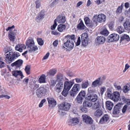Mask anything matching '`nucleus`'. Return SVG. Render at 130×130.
Segmentation results:
<instances>
[{
	"label": "nucleus",
	"mask_w": 130,
	"mask_h": 130,
	"mask_svg": "<svg viewBox=\"0 0 130 130\" xmlns=\"http://www.w3.org/2000/svg\"><path fill=\"white\" fill-rule=\"evenodd\" d=\"M45 15L44 11V10H41L38 14L36 18V21L37 22H40L44 18V16Z\"/></svg>",
	"instance_id": "nucleus-13"
},
{
	"label": "nucleus",
	"mask_w": 130,
	"mask_h": 130,
	"mask_svg": "<svg viewBox=\"0 0 130 130\" xmlns=\"http://www.w3.org/2000/svg\"><path fill=\"white\" fill-rule=\"evenodd\" d=\"M89 84L88 81L85 82L83 83L82 84V87L83 88H86L89 85Z\"/></svg>",
	"instance_id": "nucleus-51"
},
{
	"label": "nucleus",
	"mask_w": 130,
	"mask_h": 130,
	"mask_svg": "<svg viewBox=\"0 0 130 130\" xmlns=\"http://www.w3.org/2000/svg\"><path fill=\"white\" fill-rule=\"evenodd\" d=\"M129 40L130 38L129 36L126 35L124 34L121 37L120 41H121L124 40L129 41Z\"/></svg>",
	"instance_id": "nucleus-43"
},
{
	"label": "nucleus",
	"mask_w": 130,
	"mask_h": 130,
	"mask_svg": "<svg viewBox=\"0 0 130 130\" xmlns=\"http://www.w3.org/2000/svg\"><path fill=\"white\" fill-rule=\"evenodd\" d=\"M86 100L92 102H95L98 99V96L96 94L92 92H88L85 96Z\"/></svg>",
	"instance_id": "nucleus-5"
},
{
	"label": "nucleus",
	"mask_w": 130,
	"mask_h": 130,
	"mask_svg": "<svg viewBox=\"0 0 130 130\" xmlns=\"http://www.w3.org/2000/svg\"><path fill=\"white\" fill-rule=\"evenodd\" d=\"M4 98H5V99H9L10 98V97L8 95L5 94H2L0 95V99Z\"/></svg>",
	"instance_id": "nucleus-56"
},
{
	"label": "nucleus",
	"mask_w": 130,
	"mask_h": 130,
	"mask_svg": "<svg viewBox=\"0 0 130 130\" xmlns=\"http://www.w3.org/2000/svg\"><path fill=\"white\" fill-rule=\"evenodd\" d=\"M119 38V35L113 33L110 34L107 38V41L110 42L113 41H118Z\"/></svg>",
	"instance_id": "nucleus-8"
},
{
	"label": "nucleus",
	"mask_w": 130,
	"mask_h": 130,
	"mask_svg": "<svg viewBox=\"0 0 130 130\" xmlns=\"http://www.w3.org/2000/svg\"><path fill=\"white\" fill-rule=\"evenodd\" d=\"M74 84L73 82L70 81H65L64 83V88L69 90Z\"/></svg>",
	"instance_id": "nucleus-18"
},
{
	"label": "nucleus",
	"mask_w": 130,
	"mask_h": 130,
	"mask_svg": "<svg viewBox=\"0 0 130 130\" xmlns=\"http://www.w3.org/2000/svg\"><path fill=\"white\" fill-rule=\"evenodd\" d=\"M55 20L59 23H63L66 22V19L64 14H61L57 17L56 19Z\"/></svg>",
	"instance_id": "nucleus-10"
},
{
	"label": "nucleus",
	"mask_w": 130,
	"mask_h": 130,
	"mask_svg": "<svg viewBox=\"0 0 130 130\" xmlns=\"http://www.w3.org/2000/svg\"><path fill=\"white\" fill-rule=\"evenodd\" d=\"M23 61L22 60L19 59L11 64L12 67L15 66L17 68L20 67L22 65Z\"/></svg>",
	"instance_id": "nucleus-20"
},
{
	"label": "nucleus",
	"mask_w": 130,
	"mask_h": 130,
	"mask_svg": "<svg viewBox=\"0 0 130 130\" xmlns=\"http://www.w3.org/2000/svg\"><path fill=\"white\" fill-rule=\"evenodd\" d=\"M125 29L127 32L130 31V22L128 19L126 20L123 24Z\"/></svg>",
	"instance_id": "nucleus-23"
},
{
	"label": "nucleus",
	"mask_w": 130,
	"mask_h": 130,
	"mask_svg": "<svg viewBox=\"0 0 130 130\" xmlns=\"http://www.w3.org/2000/svg\"><path fill=\"white\" fill-rule=\"evenodd\" d=\"M46 76L44 74L42 75L40 77L39 79V83H45Z\"/></svg>",
	"instance_id": "nucleus-42"
},
{
	"label": "nucleus",
	"mask_w": 130,
	"mask_h": 130,
	"mask_svg": "<svg viewBox=\"0 0 130 130\" xmlns=\"http://www.w3.org/2000/svg\"><path fill=\"white\" fill-rule=\"evenodd\" d=\"M56 81L58 83H63L64 80V78L63 74L59 73L56 76Z\"/></svg>",
	"instance_id": "nucleus-19"
},
{
	"label": "nucleus",
	"mask_w": 130,
	"mask_h": 130,
	"mask_svg": "<svg viewBox=\"0 0 130 130\" xmlns=\"http://www.w3.org/2000/svg\"><path fill=\"white\" fill-rule=\"evenodd\" d=\"M81 42L80 38V37H78L77 42L76 43V45L77 46H78L80 44Z\"/></svg>",
	"instance_id": "nucleus-60"
},
{
	"label": "nucleus",
	"mask_w": 130,
	"mask_h": 130,
	"mask_svg": "<svg viewBox=\"0 0 130 130\" xmlns=\"http://www.w3.org/2000/svg\"><path fill=\"white\" fill-rule=\"evenodd\" d=\"M123 92L126 93L130 90V84H127L123 88Z\"/></svg>",
	"instance_id": "nucleus-41"
},
{
	"label": "nucleus",
	"mask_w": 130,
	"mask_h": 130,
	"mask_svg": "<svg viewBox=\"0 0 130 130\" xmlns=\"http://www.w3.org/2000/svg\"><path fill=\"white\" fill-rule=\"evenodd\" d=\"M66 26L63 24H59L57 27L58 30L60 32H62L65 30Z\"/></svg>",
	"instance_id": "nucleus-33"
},
{
	"label": "nucleus",
	"mask_w": 130,
	"mask_h": 130,
	"mask_svg": "<svg viewBox=\"0 0 130 130\" xmlns=\"http://www.w3.org/2000/svg\"><path fill=\"white\" fill-rule=\"evenodd\" d=\"M76 82L77 83L81 82L83 81V79L82 78H76L75 79Z\"/></svg>",
	"instance_id": "nucleus-63"
},
{
	"label": "nucleus",
	"mask_w": 130,
	"mask_h": 130,
	"mask_svg": "<svg viewBox=\"0 0 130 130\" xmlns=\"http://www.w3.org/2000/svg\"><path fill=\"white\" fill-rule=\"evenodd\" d=\"M50 55V53L49 52L47 53L45 55L43 58L42 59L43 60H45L47 59L49 56Z\"/></svg>",
	"instance_id": "nucleus-64"
},
{
	"label": "nucleus",
	"mask_w": 130,
	"mask_h": 130,
	"mask_svg": "<svg viewBox=\"0 0 130 130\" xmlns=\"http://www.w3.org/2000/svg\"><path fill=\"white\" fill-rule=\"evenodd\" d=\"M12 74L13 75L16 77H17L18 75H20L21 76V78L22 79L24 77L22 72L21 71H13L12 72Z\"/></svg>",
	"instance_id": "nucleus-27"
},
{
	"label": "nucleus",
	"mask_w": 130,
	"mask_h": 130,
	"mask_svg": "<svg viewBox=\"0 0 130 130\" xmlns=\"http://www.w3.org/2000/svg\"><path fill=\"white\" fill-rule=\"evenodd\" d=\"M106 108L109 110L112 109L113 106V103L109 101L106 102Z\"/></svg>",
	"instance_id": "nucleus-34"
},
{
	"label": "nucleus",
	"mask_w": 130,
	"mask_h": 130,
	"mask_svg": "<svg viewBox=\"0 0 130 130\" xmlns=\"http://www.w3.org/2000/svg\"><path fill=\"white\" fill-rule=\"evenodd\" d=\"M117 32L120 34H121L124 32V29L122 26H118L116 29Z\"/></svg>",
	"instance_id": "nucleus-44"
},
{
	"label": "nucleus",
	"mask_w": 130,
	"mask_h": 130,
	"mask_svg": "<svg viewBox=\"0 0 130 130\" xmlns=\"http://www.w3.org/2000/svg\"><path fill=\"white\" fill-rule=\"evenodd\" d=\"M84 122L87 124H91L92 123L93 120L89 116L86 115H83L82 116Z\"/></svg>",
	"instance_id": "nucleus-12"
},
{
	"label": "nucleus",
	"mask_w": 130,
	"mask_h": 130,
	"mask_svg": "<svg viewBox=\"0 0 130 130\" xmlns=\"http://www.w3.org/2000/svg\"><path fill=\"white\" fill-rule=\"evenodd\" d=\"M65 38L67 40L64 43V45L67 48L72 50L74 47V43L73 41L75 39V35H68L65 37Z\"/></svg>",
	"instance_id": "nucleus-2"
},
{
	"label": "nucleus",
	"mask_w": 130,
	"mask_h": 130,
	"mask_svg": "<svg viewBox=\"0 0 130 130\" xmlns=\"http://www.w3.org/2000/svg\"><path fill=\"white\" fill-rule=\"evenodd\" d=\"M78 93L71 89L69 92V94L70 96L74 98Z\"/></svg>",
	"instance_id": "nucleus-46"
},
{
	"label": "nucleus",
	"mask_w": 130,
	"mask_h": 130,
	"mask_svg": "<svg viewBox=\"0 0 130 130\" xmlns=\"http://www.w3.org/2000/svg\"><path fill=\"white\" fill-rule=\"evenodd\" d=\"M95 16L96 17H95V19H96L97 22L101 23L104 22L105 20L106 17L103 14H100L98 16H97L96 15H95L94 16Z\"/></svg>",
	"instance_id": "nucleus-14"
},
{
	"label": "nucleus",
	"mask_w": 130,
	"mask_h": 130,
	"mask_svg": "<svg viewBox=\"0 0 130 130\" xmlns=\"http://www.w3.org/2000/svg\"><path fill=\"white\" fill-rule=\"evenodd\" d=\"M127 106L126 105H125L124 107H123L122 111L123 113H124L126 111V110L127 108Z\"/></svg>",
	"instance_id": "nucleus-61"
},
{
	"label": "nucleus",
	"mask_w": 130,
	"mask_h": 130,
	"mask_svg": "<svg viewBox=\"0 0 130 130\" xmlns=\"http://www.w3.org/2000/svg\"><path fill=\"white\" fill-rule=\"evenodd\" d=\"M54 35H60V34L58 32L55 31H53L51 32Z\"/></svg>",
	"instance_id": "nucleus-62"
},
{
	"label": "nucleus",
	"mask_w": 130,
	"mask_h": 130,
	"mask_svg": "<svg viewBox=\"0 0 130 130\" xmlns=\"http://www.w3.org/2000/svg\"><path fill=\"white\" fill-rule=\"evenodd\" d=\"M69 90L64 88L63 90L61 92L62 95L64 96H66L68 94V92Z\"/></svg>",
	"instance_id": "nucleus-47"
},
{
	"label": "nucleus",
	"mask_w": 130,
	"mask_h": 130,
	"mask_svg": "<svg viewBox=\"0 0 130 130\" xmlns=\"http://www.w3.org/2000/svg\"><path fill=\"white\" fill-rule=\"evenodd\" d=\"M46 102V100L45 99H42L39 105V107H42L43 105V104Z\"/></svg>",
	"instance_id": "nucleus-59"
},
{
	"label": "nucleus",
	"mask_w": 130,
	"mask_h": 130,
	"mask_svg": "<svg viewBox=\"0 0 130 130\" xmlns=\"http://www.w3.org/2000/svg\"><path fill=\"white\" fill-rule=\"evenodd\" d=\"M94 102L92 105V109H93L96 110L101 108V104L99 101Z\"/></svg>",
	"instance_id": "nucleus-26"
},
{
	"label": "nucleus",
	"mask_w": 130,
	"mask_h": 130,
	"mask_svg": "<svg viewBox=\"0 0 130 130\" xmlns=\"http://www.w3.org/2000/svg\"><path fill=\"white\" fill-rule=\"evenodd\" d=\"M27 48H29V47L31 46H33L35 44L34 40L30 37L29 38L26 42Z\"/></svg>",
	"instance_id": "nucleus-21"
},
{
	"label": "nucleus",
	"mask_w": 130,
	"mask_h": 130,
	"mask_svg": "<svg viewBox=\"0 0 130 130\" xmlns=\"http://www.w3.org/2000/svg\"><path fill=\"white\" fill-rule=\"evenodd\" d=\"M47 100L48 103V105L50 107H53L56 105V102L53 98L48 97L47 98Z\"/></svg>",
	"instance_id": "nucleus-16"
},
{
	"label": "nucleus",
	"mask_w": 130,
	"mask_h": 130,
	"mask_svg": "<svg viewBox=\"0 0 130 130\" xmlns=\"http://www.w3.org/2000/svg\"><path fill=\"white\" fill-rule=\"evenodd\" d=\"M105 38L102 36H99L97 37L96 41L99 44H102L104 43L105 41Z\"/></svg>",
	"instance_id": "nucleus-25"
},
{
	"label": "nucleus",
	"mask_w": 130,
	"mask_h": 130,
	"mask_svg": "<svg viewBox=\"0 0 130 130\" xmlns=\"http://www.w3.org/2000/svg\"><path fill=\"white\" fill-rule=\"evenodd\" d=\"M26 48V46L23 44H18L15 47V50L21 52H22L23 49Z\"/></svg>",
	"instance_id": "nucleus-24"
},
{
	"label": "nucleus",
	"mask_w": 130,
	"mask_h": 130,
	"mask_svg": "<svg viewBox=\"0 0 130 130\" xmlns=\"http://www.w3.org/2000/svg\"><path fill=\"white\" fill-rule=\"evenodd\" d=\"M107 96L114 101H117L119 99L120 95L118 92L116 91L114 92L112 94H111L109 92H108Z\"/></svg>",
	"instance_id": "nucleus-4"
},
{
	"label": "nucleus",
	"mask_w": 130,
	"mask_h": 130,
	"mask_svg": "<svg viewBox=\"0 0 130 130\" xmlns=\"http://www.w3.org/2000/svg\"><path fill=\"white\" fill-rule=\"evenodd\" d=\"M20 56V54L17 52H10L6 54L5 61L7 63H10Z\"/></svg>",
	"instance_id": "nucleus-1"
},
{
	"label": "nucleus",
	"mask_w": 130,
	"mask_h": 130,
	"mask_svg": "<svg viewBox=\"0 0 130 130\" xmlns=\"http://www.w3.org/2000/svg\"><path fill=\"white\" fill-rule=\"evenodd\" d=\"M28 49L29 52H32L37 51L38 49V48L37 46L35 45L34 44L33 46H30L29 47V48Z\"/></svg>",
	"instance_id": "nucleus-37"
},
{
	"label": "nucleus",
	"mask_w": 130,
	"mask_h": 130,
	"mask_svg": "<svg viewBox=\"0 0 130 130\" xmlns=\"http://www.w3.org/2000/svg\"><path fill=\"white\" fill-rule=\"evenodd\" d=\"M101 78V77H100L93 81L92 84V86L94 87H95L101 85L102 84L101 82L100 81Z\"/></svg>",
	"instance_id": "nucleus-29"
},
{
	"label": "nucleus",
	"mask_w": 130,
	"mask_h": 130,
	"mask_svg": "<svg viewBox=\"0 0 130 130\" xmlns=\"http://www.w3.org/2000/svg\"><path fill=\"white\" fill-rule=\"evenodd\" d=\"M100 34L105 36H107L109 32L105 26H103L101 29V30L100 32Z\"/></svg>",
	"instance_id": "nucleus-30"
},
{
	"label": "nucleus",
	"mask_w": 130,
	"mask_h": 130,
	"mask_svg": "<svg viewBox=\"0 0 130 130\" xmlns=\"http://www.w3.org/2000/svg\"><path fill=\"white\" fill-rule=\"evenodd\" d=\"M15 33H14L12 31H10L8 34V37L10 40V41H14L15 39Z\"/></svg>",
	"instance_id": "nucleus-35"
},
{
	"label": "nucleus",
	"mask_w": 130,
	"mask_h": 130,
	"mask_svg": "<svg viewBox=\"0 0 130 130\" xmlns=\"http://www.w3.org/2000/svg\"><path fill=\"white\" fill-rule=\"evenodd\" d=\"M86 94V92L84 91H81L78 94L75 100L77 103L81 104Z\"/></svg>",
	"instance_id": "nucleus-6"
},
{
	"label": "nucleus",
	"mask_w": 130,
	"mask_h": 130,
	"mask_svg": "<svg viewBox=\"0 0 130 130\" xmlns=\"http://www.w3.org/2000/svg\"><path fill=\"white\" fill-rule=\"evenodd\" d=\"M69 123V125H74L78 124L79 123V120L77 118H73L72 119H71Z\"/></svg>",
	"instance_id": "nucleus-28"
},
{
	"label": "nucleus",
	"mask_w": 130,
	"mask_h": 130,
	"mask_svg": "<svg viewBox=\"0 0 130 130\" xmlns=\"http://www.w3.org/2000/svg\"><path fill=\"white\" fill-rule=\"evenodd\" d=\"M96 16H94L93 19L89 23L88 26L90 27H95L98 25V22H97L96 19H95V17Z\"/></svg>",
	"instance_id": "nucleus-22"
},
{
	"label": "nucleus",
	"mask_w": 130,
	"mask_h": 130,
	"mask_svg": "<svg viewBox=\"0 0 130 130\" xmlns=\"http://www.w3.org/2000/svg\"><path fill=\"white\" fill-rule=\"evenodd\" d=\"M124 6L123 4L122 3L121 6H119L116 10V13L117 14L121 13L122 8Z\"/></svg>",
	"instance_id": "nucleus-45"
},
{
	"label": "nucleus",
	"mask_w": 130,
	"mask_h": 130,
	"mask_svg": "<svg viewBox=\"0 0 130 130\" xmlns=\"http://www.w3.org/2000/svg\"><path fill=\"white\" fill-rule=\"evenodd\" d=\"M57 25V22L55 20H54V24L52 26H51V29L53 30H54Z\"/></svg>",
	"instance_id": "nucleus-57"
},
{
	"label": "nucleus",
	"mask_w": 130,
	"mask_h": 130,
	"mask_svg": "<svg viewBox=\"0 0 130 130\" xmlns=\"http://www.w3.org/2000/svg\"><path fill=\"white\" fill-rule=\"evenodd\" d=\"M86 26L82 20L80 21V23L78 24L77 26V28L79 30H84Z\"/></svg>",
	"instance_id": "nucleus-31"
},
{
	"label": "nucleus",
	"mask_w": 130,
	"mask_h": 130,
	"mask_svg": "<svg viewBox=\"0 0 130 130\" xmlns=\"http://www.w3.org/2000/svg\"><path fill=\"white\" fill-rule=\"evenodd\" d=\"M47 92V90L44 86L42 85L36 90V94L38 97L41 98L45 95Z\"/></svg>",
	"instance_id": "nucleus-3"
},
{
	"label": "nucleus",
	"mask_w": 130,
	"mask_h": 130,
	"mask_svg": "<svg viewBox=\"0 0 130 130\" xmlns=\"http://www.w3.org/2000/svg\"><path fill=\"white\" fill-rule=\"evenodd\" d=\"M103 112L102 110L98 109L95 112L94 116L97 117H99L102 115Z\"/></svg>",
	"instance_id": "nucleus-36"
},
{
	"label": "nucleus",
	"mask_w": 130,
	"mask_h": 130,
	"mask_svg": "<svg viewBox=\"0 0 130 130\" xmlns=\"http://www.w3.org/2000/svg\"><path fill=\"white\" fill-rule=\"evenodd\" d=\"M83 105L84 106L91 107L92 105V103L91 101L85 100L84 101Z\"/></svg>",
	"instance_id": "nucleus-39"
},
{
	"label": "nucleus",
	"mask_w": 130,
	"mask_h": 130,
	"mask_svg": "<svg viewBox=\"0 0 130 130\" xmlns=\"http://www.w3.org/2000/svg\"><path fill=\"white\" fill-rule=\"evenodd\" d=\"M82 43V45L85 46L88 44V35L86 33H83L81 35Z\"/></svg>",
	"instance_id": "nucleus-9"
},
{
	"label": "nucleus",
	"mask_w": 130,
	"mask_h": 130,
	"mask_svg": "<svg viewBox=\"0 0 130 130\" xmlns=\"http://www.w3.org/2000/svg\"><path fill=\"white\" fill-rule=\"evenodd\" d=\"M39 84H37L33 82L30 84V87L33 90H35L39 88Z\"/></svg>",
	"instance_id": "nucleus-38"
},
{
	"label": "nucleus",
	"mask_w": 130,
	"mask_h": 130,
	"mask_svg": "<svg viewBox=\"0 0 130 130\" xmlns=\"http://www.w3.org/2000/svg\"><path fill=\"white\" fill-rule=\"evenodd\" d=\"M56 81L54 80H52L50 81L49 84L50 86L51 87H53L55 85Z\"/></svg>",
	"instance_id": "nucleus-53"
},
{
	"label": "nucleus",
	"mask_w": 130,
	"mask_h": 130,
	"mask_svg": "<svg viewBox=\"0 0 130 130\" xmlns=\"http://www.w3.org/2000/svg\"><path fill=\"white\" fill-rule=\"evenodd\" d=\"M123 104L119 103L117 104L114 107L112 113L114 115L118 114L120 112Z\"/></svg>",
	"instance_id": "nucleus-11"
},
{
	"label": "nucleus",
	"mask_w": 130,
	"mask_h": 130,
	"mask_svg": "<svg viewBox=\"0 0 130 130\" xmlns=\"http://www.w3.org/2000/svg\"><path fill=\"white\" fill-rule=\"evenodd\" d=\"M57 72V70L56 69H52L50 70L49 72H48L47 75L50 76H54L55 74Z\"/></svg>",
	"instance_id": "nucleus-40"
},
{
	"label": "nucleus",
	"mask_w": 130,
	"mask_h": 130,
	"mask_svg": "<svg viewBox=\"0 0 130 130\" xmlns=\"http://www.w3.org/2000/svg\"><path fill=\"white\" fill-rule=\"evenodd\" d=\"M85 106H81L79 108L80 109L82 112L85 113H86L88 111V109L87 108L85 107Z\"/></svg>",
	"instance_id": "nucleus-52"
},
{
	"label": "nucleus",
	"mask_w": 130,
	"mask_h": 130,
	"mask_svg": "<svg viewBox=\"0 0 130 130\" xmlns=\"http://www.w3.org/2000/svg\"><path fill=\"white\" fill-rule=\"evenodd\" d=\"M80 89V84H76L73 86L71 89L78 93Z\"/></svg>",
	"instance_id": "nucleus-32"
},
{
	"label": "nucleus",
	"mask_w": 130,
	"mask_h": 130,
	"mask_svg": "<svg viewBox=\"0 0 130 130\" xmlns=\"http://www.w3.org/2000/svg\"><path fill=\"white\" fill-rule=\"evenodd\" d=\"M84 20L86 25L88 26L90 22V20L89 17H86L84 18Z\"/></svg>",
	"instance_id": "nucleus-50"
},
{
	"label": "nucleus",
	"mask_w": 130,
	"mask_h": 130,
	"mask_svg": "<svg viewBox=\"0 0 130 130\" xmlns=\"http://www.w3.org/2000/svg\"><path fill=\"white\" fill-rule=\"evenodd\" d=\"M71 106V104L70 103L66 102H63L59 105L58 108L59 109L67 111L70 109Z\"/></svg>",
	"instance_id": "nucleus-7"
},
{
	"label": "nucleus",
	"mask_w": 130,
	"mask_h": 130,
	"mask_svg": "<svg viewBox=\"0 0 130 130\" xmlns=\"http://www.w3.org/2000/svg\"><path fill=\"white\" fill-rule=\"evenodd\" d=\"M108 27L110 29L112 30L113 29V27L114 26V25L113 23H110L108 25Z\"/></svg>",
	"instance_id": "nucleus-58"
},
{
	"label": "nucleus",
	"mask_w": 130,
	"mask_h": 130,
	"mask_svg": "<svg viewBox=\"0 0 130 130\" xmlns=\"http://www.w3.org/2000/svg\"><path fill=\"white\" fill-rule=\"evenodd\" d=\"M3 59L1 57H0V68H4L6 64L3 61Z\"/></svg>",
	"instance_id": "nucleus-49"
},
{
	"label": "nucleus",
	"mask_w": 130,
	"mask_h": 130,
	"mask_svg": "<svg viewBox=\"0 0 130 130\" xmlns=\"http://www.w3.org/2000/svg\"><path fill=\"white\" fill-rule=\"evenodd\" d=\"M37 40L38 43L40 45H42L43 44L44 41L41 38H38Z\"/></svg>",
	"instance_id": "nucleus-54"
},
{
	"label": "nucleus",
	"mask_w": 130,
	"mask_h": 130,
	"mask_svg": "<svg viewBox=\"0 0 130 130\" xmlns=\"http://www.w3.org/2000/svg\"><path fill=\"white\" fill-rule=\"evenodd\" d=\"M63 86V84L62 83H58L55 88V90L58 93H59L62 89Z\"/></svg>",
	"instance_id": "nucleus-17"
},
{
	"label": "nucleus",
	"mask_w": 130,
	"mask_h": 130,
	"mask_svg": "<svg viewBox=\"0 0 130 130\" xmlns=\"http://www.w3.org/2000/svg\"><path fill=\"white\" fill-rule=\"evenodd\" d=\"M36 4V7L37 9L40 7L41 6L40 2L39 0H37L35 2Z\"/></svg>",
	"instance_id": "nucleus-55"
},
{
	"label": "nucleus",
	"mask_w": 130,
	"mask_h": 130,
	"mask_svg": "<svg viewBox=\"0 0 130 130\" xmlns=\"http://www.w3.org/2000/svg\"><path fill=\"white\" fill-rule=\"evenodd\" d=\"M30 67L28 66H26L25 69V70L27 75H29L30 73Z\"/></svg>",
	"instance_id": "nucleus-48"
},
{
	"label": "nucleus",
	"mask_w": 130,
	"mask_h": 130,
	"mask_svg": "<svg viewBox=\"0 0 130 130\" xmlns=\"http://www.w3.org/2000/svg\"><path fill=\"white\" fill-rule=\"evenodd\" d=\"M109 119L108 115H104L100 119L99 123L102 124L107 123L109 122Z\"/></svg>",
	"instance_id": "nucleus-15"
}]
</instances>
